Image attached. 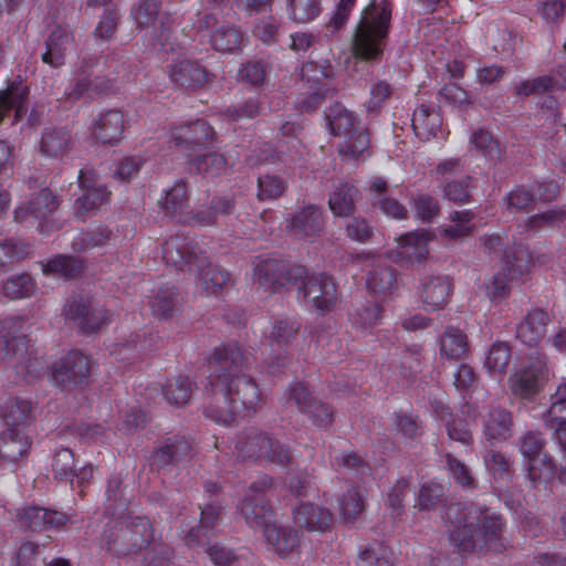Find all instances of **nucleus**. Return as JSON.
<instances>
[{
  "instance_id": "nucleus-1",
  "label": "nucleus",
  "mask_w": 566,
  "mask_h": 566,
  "mask_svg": "<svg viewBox=\"0 0 566 566\" xmlns=\"http://www.w3.org/2000/svg\"><path fill=\"white\" fill-rule=\"evenodd\" d=\"M450 541L461 553L484 548L501 553L506 548L500 516L474 504L465 506L459 525L450 534Z\"/></svg>"
},
{
  "instance_id": "nucleus-2",
  "label": "nucleus",
  "mask_w": 566,
  "mask_h": 566,
  "mask_svg": "<svg viewBox=\"0 0 566 566\" xmlns=\"http://www.w3.org/2000/svg\"><path fill=\"white\" fill-rule=\"evenodd\" d=\"M391 10L375 2L366 7L355 28L352 51L363 61H379L382 56L389 31Z\"/></svg>"
},
{
  "instance_id": "nucleus-3",
  "label": "nucleus",
  "mask_w": 566,
  "mask_h": 566,
  "mask_svg": "<svg viewBox=\"0 0 566 566\" xmlns=\"http://www.w3.org/2000/svg\"><path fill=\"white\" fill-rule=\"evenodd\" d=\"M107 549L117 557L137 554L148 547L154 538L151 523L147 517H127L124 521L107 525L104 530Z\"/></svg>"
},
{
  "instance_id": "nucleus-4",
  "label": "nucleus",
  "mask_w": 566,
  "mask_h": 566,
  "mask_svg": "<svg viewBox=\"0 0 566 566\" xmlns=\"http://www.w3.org/2000/svg\"><path fill=\"white\" fill-rule=\"evenodd\" d=\"M133 17L140 30H147L155 51L170 53L181 48L175 35L170 15L160 12L159 0H142L133 9Z\"/></svg>"
},
{
  "instance_id": "nucleus-5",
  "label": "nucleus",
  "mask_w": 566,
  "mask_h": 566,
  "mask_svg": "<svg viewBox=\"0 0 566 566\" xmlns=\"http://www.w3.org/2000/svg\"><path fill=\"white\" fill-rule=\"evenodd\" d=\"M239 455L261 463L287 468L293 463L291 449L271 433L250 428L245 430L235 443Z\"/></svg>"
},
{
  "instance_id": "nucleus-6",
  "label": "nucleus",
  "mask_w": 566,
  "mask_h": 566,
  "mask_svg": "<svg viewBox=\"0 0 566 566\" xmlns=\"http://www.w3.org/2000/svg\"><path fill=\"white\" fill-rule=\"evenodd\" d=\"M532 266V253L524 245L504 252L502 271L494 275L490 295L493 298L509 295L511 286L524 282Z\"/></svg>"
},
{
  "instance_id": "nucleus-7",
  "label": "nucleus",
  "mask_w": 566,
  "mask_h": 566,
  "mask_svg": "<svg viewBox=\"0 0 566 566\" xmlns=\"http://www.w3.org/2000/svg\"><path fill=\"white\" fill-rule=\"evenodd\" d=\"M272 485L269 476H263L259 482L250 485L247 496L238 506L245 523L253 530H260L264 534L274 523V512L265 500V491Z\"/></svg>"
},
{
  "instance_id": "nucleus-8",
  "label": "nucleus",
  "mask_w": 566,
  "mask_h": 566,
  "mask_svg": "<svg viewBox=\"0 0 566 566\" xmlns=\"http://www.w3.org/2000/svg\"><path fill=\"white\" fill-rule=\"evenodd\" d=\"M298 296L304 303L318 314L325 315L333 311L338 301L337 287L334 279L326 273L308 274L296 284Z\"/></svg>"
},
{
  "instance_id": "nucleus-9",
  "label": "nucleus",
  "mask_w": 566,
  "mask_h": 566,
  "mask_svg": "<svg viewBox=\"0 0 566 566\" xmlns=\"http://www.w3.org/2000/svg\"><path fill=\"white\" fill-rule=\"evenodd\" d=\"M209 382L228 381L243 374L252 365V356L235 344L217 347L209 360Z\"/></svg>"
},
{
  "instance_id": "nucleus-10",
  "label": "nucleus",
  "mask_w": 566,
  "mask_h": 566,
  "mask_svg": "<svg viewBox=\"0 0 566 566\" xmlns=\"http://www.w3.org/2000/svg\"><path fill=\"white\" fill-rule=\"evenodd\" d=\"M255 281L265 290L287 285L295 286L306 276V268L290 264L283 260L266 259L258 263L254 271Z\"/></svg>"
},
{
  "instance_id": "nucleus-11",
  "label": "nucleus",
  "mask_w": 566,
  "mask_h": 566,
  "mask_svg": "<svg viewBox=\"0 0 566 566\" xmlns=\"http://www.w3.org/2000/svg\"><path fill=\"white\" fill-rule=\"evenodd\" d=\"M78 186L82 195L75 199L73 210L76 219L85 221L109 202L112 193L90 170H80Z\"/></svg>"
},
{
  "instance_id": "nucleus-12",
  "label": "nucleus",
  "mask_w": 566,
  "mask_h": 566,
  "mask_svg": "<svg viewBox=\"0 0 566 566\" xmlns=\"http://www.w3.org/2000/svg\"><path fill=\"white\" fill-rule=\"evenodd\" d=\"M91 371V359L80 350H72L54 363L51 378L55 386L73 389L84 385Z\"/></svg>"
},
{
  "instance_id": "nucleus-13",
  "label": "nucleus",
  "mask_w": 566,
  "mask_h": 566,
  "mask_svg": "<svg viewBox=\"0 0 566 566\" xmlns=\"http://www.w3.org/2000/svg\"><path fill=\"white\" fill-rule=\"evenodd\" d=\"M212 391H220V401L234 402L235 408L255 411L260 401L261 394L255 381L245 373L237 375L228 381L212 382Z\"/></svg>"
},
{
  "instance_id": "nucleus-14",
  "label": "nucleus",
  "mask_w": 566,
  "mask_h": 566,
  "mask_svg": "<svg viewBox=\"0 0 566 566\" xmlns=\"http://www.w3.org/2000/svg\"><path fill=\"white\" fill-rule=\"evenodd\" d=\"M324 216L321 207L307 205L286 219L287 234L298 241L313 242L324 232Z\"/></svg>"
},
{
  "instance_id": "nucleus-15",
  "label": "nucleus",
  "mask_w": 566,
  "mask_h": 566,
  "mask_svg": "<svg viewBox=\"0 0 566 566\" xmlns=\"http://www.w3.org/2000/svg\"><path fill=\"white\" fill-rule=\"evenodd\" d=\"M163 259L180 270L187 266L195 271V266H202L206 262V254L191 238L176 234L163 244Z\"/></svg>"
},
{
  "instance_id": "nucleus-16",
  "label": "nucleus",
  "mask_w": 566,
  "mask_h": 566,
  "mask_svg": "<svg viewBox=\"0 0 566 566\" xmlns=\"http://www.w3.org/2000/svg\"><path fill=\"white\" fill-rule=\"evenodd\" d=\"M213 135L212 127L206 120L197 119L172 130L170 148L179 149L190 156L191 153L208 148L212 144Z\"/></svg>"
},
{
  "instance_id": "nucleus-17",
  "label": "nucleus",
  "mask_w": 566,
  "mask_h": 566,
  "mask_svg": "<svg viewBox=\"0 0 566 566\" xmlns=\"http://www.w3.org/2000/svg\"><path fill=\"white\" fill-rule=\"evenodd\" d=\"M63 314L83 333L97 331L106 321L105 311L94 306L90 298L83 296L72 297L64 306Z\"/></svg>"
},
{
  "instance_id": "nucleus-18",
  "label": "nucleus",
  "mask_w": 566,
  "mask_h": 566,
  "mask_svg": "<svg viewBox=\"0 0 566 566\" xmlns=\"http://www.w3.org/2000/svg\"><path fill=\"white\" fill-rule=\"evenodd\" d=\"M192 452L191 443L184 437L167 438L150 457V465L158 472H168L172 467L188 461Z\"/></svg>"
},
{
  "instance_id": "nucleus-19",
  "label": "nucleus",
  "mask_w": 566,
  "mask_h": 566,
  "mask_svg": "<svg viewBox=\"0 0 566 566\" xmlns=\"http://www.w3.org/2000/svg\"><path fill=\"white\" fill-rule=\"evenodd\" d=\"M59 201L55 195L48 188L41 189L28 203L19 206L14 210V220L19 223L27 222L31 217L39 221L42 233L48 232L44 221L57 209Z\"/></svg>"
},
{
  "instance_id": "nucleus-20",
  "label": "nucleus",
  "mask_w": 566,
  "mask_h": 566,
  "mask_svg": "<svg viewBox=\"0 0 566 566\" xmlns=\"http://www.w3.org/2000/svg\"><path fill=\"white\" fill-rule=\"evenodd\" d=\"M298 329L300 324L292 321H279L273 325L270 334L271 353L268 358L271 374H275L281 367L286 366L285 348L295 339Z\"/></svg>"
},
{
  "instance_id": "nucleus-21",
  "label": "nucleus",
  "mask_w": 566,
  "mask_h": 566,
  "mask_svg": "<svg viewBox=\"0 0 566 566\" xmlns=\"http://www.w3.org/2000/svg\"><path fill=\"white\" fill-rule=\"evenodd\" d=\"M28 343L21 317H7L0 322V360L22 356L27 352Z\"/></svg>"
},
{
  "instance_id": "nucleus-22",
  "label": "nucleus",
  "mask_w": 566,
  "mask_h": 566,
  "mask_svg": "<svg viewBox=\"0 0 566 566\" xmlns=\"http://www.w3.org/2000/svg\"><path fill=\"white\" fill-rule=\"evenodd\" d=\"M333 69L329 64H318L315 62H307L301 69L302 81L308 85L310 99L302 102V107L306 111L315 108L317 102L324 98L326 88V81L333 77Z\"/></svg>"
},
{
  "instance_id": "nucleus-23",
  "label": "nucleus",
  "mask_w": 566,
  "mask_h": 566,
  "mask_svg": "<svg viewBox=\"0 0 566 566\" xmlns=\"http://www.w3.org/2000/svg\"><path fill=\"white\" fill-rule=\"evenodd\" d=\"M169 78L177 86L196 90L210 82V74L196 60L178 59L169 66Z\"/></svg>"
},
{
  "instance_id": "nucleus-24",
  "label": "nucleus",
  "mask_w": 566,
  "mask_h": 566,
  "mask_svg": "<svg viewBox=\"0 0 566 566\" xmlns=\"http://www.w3.org/2000/svg\"><path fill=\"white\" fill-rule=\"evenodd\" d=\"M17 520L21 527L30 531H42L48 527L59 528L64 526L69 517L66 514L43 507L29 506L18 510Z\"/></svg>"
},
{
  "instance_id": "nucleus-25",
  "label": "nucleus",
  "mask_w": 566,
  "mask_h": 566,
  "mask_svg": "<svg viewBox=\"0 0 566 566\" xmlns=\"http://www.w3.org/2000/svg\"><path fill=\"white\" fill-rule=\"evenodd\" d=\"M97 60L93 56L84 57L78 67L73 87L65 94L66 98L75 102L82 98L86 93H102L113 88L109 80L105 82L101 77L90 78L91 69L96 64Z\"/></svg>"
},
{
  "instance_id": "nucleus-26",
  "label": "nucleus",
  "mask_w": 566,
  "mask_h": 566,
  "mask_svg": "<svg viewBox=\"0 0 566 566\" xmlns=\"http://www.w3.org/2000/svg\"><path fill=\"white\" fill-rule=\"evenodd\" d=\"M483 434L489 441H504L512 436V413L502 407H490L481 413Z\"/></svg>"
},
{
  "instance_id": "nucleus-27",
  "label": "nucleus",
  "mask_w": 566,
  "mask_h": 566,
  "mask_svg": "<svg viewBox=\"0 0 566 566\" xmlns=\"http://www.w3.org/2000/svg\"><path fill=\"white\" fill-rule=\"evenodd\" d=\"M293 521L308 532H325L333 523V515L326 507L307 502L293 510Z\"/></svg>"
},
{
  "instance_id": "nucleus-28",
  "label": "nucleus",
  "mask_w": 566,
  "mask_h": 566,
  "mask_svg": "<svg viewBox=\"0 0 566 566\" xmlns=\"http://www.w3.org/2000/svg\"><path fill=\"white\" fill-rule=\"evenodd\" d=\"M546 376V364L543 360H537L514 376L512 391L515 396L530 399L539 391L541 384Z\"/></svg>"
},
{
  "instance_id": "nucleus-29",
  "label": "nucleus",
  "mask_w": 566,
  "mask_h": 566,
  "mask_svg": "<svg viewBox=\"0 0 566 566\" xmlns=\"http://www.w3.org/2000/svg\"><path fill=\"white\" fill-rule=\"evenodd\" d=\"M196 388V382H193L188 376L180 375L174 379L167 380L165 385L157 382L153 384L147 390L149 391L150 397L153 394L160 391L169 405L181 407L190 401Z\"/></svg>"
},
{
  "instance_id": "nucleus-30",
  "label": "nucleus",
  "mask_w": 566,
  "mask_h": 566,
  "mask_svg": "<svg viewBox=\"0 0 566 566\" xmlns=\"http://www.w3.org/2000/svg\"><path fill=\"white\" fill-rule=\"evenodd\" d=\"M73 34L69 28L56 27L45 41V51L41 55L42 61L53 67L64 65L66 53L73 48Z\"/></svg>"
},
{
  "instance_id": "nucleus-31",
  "label": "nucleus",
  "mask_w": 566,
  "mask_h": 566,
  "mask_svg": "<svg viewBox=\"0 0 566 566\" xmlns=\"http://www.w3.org/2000/svg\"><path fill=\"white\" fill-rule=\"evenodd\" d=\"M3 429L28 432V427L33 421L32 403L24 399H9L0 410Z\"/></svg>"
},
{
  "instance_id": "nucleus-32",
  "label": "nucleus",
  "mask_w": 566,
  "mask_h": 566,
  "mask_svg": "<svg viewBox=\"0 0 566 566\" xmlns=\"http://www.w3.org/2000/svg\"><path fill=\"white\" fill-rule=\"evenodd\" d=\"M31 448L28 432L2 429L0 433V467L17 463Z\"/></svg>"
},
{
  "instance_id": "nucleus-33",
  "label": "nucleus",
  "mask_w": 566,
  "mask_h": 566,
  "mask_svg": "<svg viewBox=\"0 0 566 566\" xmlns=\"http://www.w3.org/2000/svg\"><path fill=\"white\" fill-rule=\"evenodd\" d=\"M358 198L359 190L354 184L339 181L329 193L328 208L335 217L347 218L355 213Z\"/></svg>"
},
{
  "instance_id": "nucleus-34",
  "label": "nucleus",
  "mask_w": 566,
  "mask_h": 566,
  "mask_svg": "<svg viewBox=\"0 0 566 566\" xmlns=\"http://www.w3.org/2000/svg\"><path fill=\"white\" fill-rule=\"evenodd\" d=\"M549 322V316L545 311L533 308L517 325L516 337L528 346H535L546 335Z\"/></svg>"
},
{
  "instance_id": "nucleus-35",
  "label": "nucleus",
  "mask_w": 566,
  "mask_h": 566,
  "mask_svg": "<svg viewBox=\"0 0 566 566\" xmlns=\"http://www.w3.org/2000/svg\"><path fill=\"white\" fill-rule=\"evenodd\" d=\"M433 234L427 230H417L399 238V254L410 263H420L429 254L428 244Z\"/></svg>"
},
{
  "instance_id": "nucleus-36",
  "label": "nucleus",
  "mask_w": 566,
  "mask_h": 566,
  "mask_svg": "<svg viewBox=\"0 0 566 566\" xmlns=\"http://www.w3.org/2000/svg\"><path fill=\"white\" fill-rule=\"evenodd\" d=\"M124 129V116L119 111H108L93 124L94 137L103 144H116L120 140Z\"/></svg>"
},
{
  "instance_id": "nucleus-37",
  "label": "nucleus",
  "mask_w": 566,
  "mask_h": 566,
  "mask_svg": "<svg viewBox=\"0 0 566 566\" xmlns=\"http://www.w3.org/2000/svg\"><path fill=\"white\" fill-rule=\"evenodd\" d=\"M235 201L232 196L214 197L207 209L196 211L191 217L195 226H214L219 217H227L234 212Z\"/></svg>"
},
{
  "instance_id": "nucleus-38",
  "label": "nucleus",
  "mask_w": 566,
  "mask_h": 566,
  "mask_svg": "<svg viewBox=\"0 0 566 566\" xmlns=\"http://www.w3.org/2000/svg\"><path fill=\"white\" fill-rule=\"evenodd\" d=\"M451 283L446 276L427 279L422 284L421 301L427 310H439L443 307L450 295Z\"/></svg>"
},
{
  "instance_id": "nucleus-39",
  "label": "nucleus",
  "mask_w": 566,
  "mask_h": 566,
  "mask_svg": "<svg viewBox=\"0 0 566 566\" xmlns=\"http://www.w3.org/2000/svg\"><path fill=\"white\" fill-rule=\"evenodd\" d=\"M263 535L272 549L282 557L291 555L300 546L298 532L290 527L273 524Z\"/></svg>"
},
{
  "instance_id": "nucleus-40",
  "label": "nucleus",
  "mask_w": 566,
  "mask_h": 566,
  "mask_svg": "<svg viewBox=\"0 0 566 566\" xmlns=\"http://www.w3.org/2000/svg\"><path fill=\"white\" fill-rule=\"evenodd\" d=\"M28 87L21 83H12L6 90L0 91V122L13 112V122H17L24 113V102Z\"/></svg>"
},
{
  "instance_id": "nucleus-41",
  "label": "nucleus",
  "mask_w": 566,
  "mask_h": 566,
  "mask_svg": "<svg viewBox=\"0 0 566 566\" xmlns=\"http://www.w3.org/2000/svg\"><path fill=\"white\" fill-rule=\"evenodd\" d=\"M71 140V134L65 128H45L40 140V151L46 157H61L70 150Z\"/></svg>"
},
{
  "instance_id": "nucleus-42",
  "label": "nucleus",
  "mask_w": 566,
  "mask_h": 566,
  "mask_svg": "<svg viewBox=\"0 0 566 566\" xmlns=\"http://www.w3.org/2000/svg\"><path fill=\"white\" fill-rule=\"evenodd\" d=\"M198 272L199 286L207 293L217 295L230 283V274L223 269L211 265L206 256V262L202 266H195L193 272Z\"/></svg>"
},
{
  "instance_id": "nucleus-43",
  "label": "nucleus",
  "mask_w": 566,
  "mask_h": 566,
  "mask_svg": "<svg viewBox=\"0 0 566 566\" xmlns=\"http://www.w3.org/2000/svg\"><path fill=\"white\" fill-rule=\"evenodd\" d=\"M243 41V33L232 23L220 24L210 35L212 48L222 53L241 49Z\"/></svg>"
},
{
  "instance_id": "nucleus-44",
  "label": "nucleus",
  "mask_w": 566,
  "mask_h": 566,
  "mask_svg": "<svg viewBox=\"0 0 566 566\" xmlns=\"http://www.w3.org/2000/svg\"><path fill=\"white\" fill-rule=\"evenodd\" d=\"M114 239L113 231L105 226H96L78 233L72 241L75 252H84L93 248L105 247Z\"/></svg>"
},
{
  "instance_id": "nucleus-45",
  "label": "nucleus",
  "mask_w": 566,
  "mask_h": 566,
  "mask_svg": "<svg viewBox=\"0 0 566 566\" xmlns=\"http://www.w3.org/2000/svg\"><path fill=\"white\" fill-rule=\"evenodd\" d=\"M159 205L167 216L177 217L184 213L189 206L187 184L184 180H178L166 191L165 198L159 201Z\"/></svg>"
},
{
  "instance_id": "nucleus-46",
  "label": "nucleus",
  "mask_w": 566,
  "mask_h": 566,
  "mask_svg": "<svg viewBox=\"0 0 566 566\" xmlns=\"http://www.w3.org/2000/svg\"><path fill=\"white\" fill-rule=\"evenodd\" d=\"M546 424L554 431L562 450L566 451V400L552 396Z\"/></svg>"
},
{
  "instance_id": "nucleus-47",
  "label": "nucleus",
  "mask_w": 566,
  "mask_h": 566,
  "mask_svg": "<svg viewBox=\"0 0 566 566\" xmlns=\"http://www.w3.org/2000/svg\"><path fill=\"white\" fill-rule=\"evenodd\" d=\"M397 279L395 271L387 266L378 264L368 272L366 279L367 289L374 294L387 295L396 286Z\"/></svg>"
},
{
  "instance_id": "nucleus-48",
  "label": "nucleus",
  "mask_w": 566,
  "mask_h": 566,
  "mask_svg": "<svg viewBox=\"0 0 566 566\" xmlns=\"http://www.w3.org/2000/svg\"><path fill=\"white\" fill-rule=\"evenodd\" d=\"M468 350V339L463 332L448 327L440 339V354L448 359H460Z\"/></svg>"
},
{
  "instance_id": "nucleus-49",
  "label": "nucleus",
  "mask_w": 566,
  "mask_h": 566,
  "mask_svg": "<svg viewBox=\"0 0 566 566\" xmlns=\"http://www.w3.org/2000/svg\"><path fill=\"white\" fill-rule=\"evenodd\" d=\"M331 130L334 135L347 137L359 132V123L352 112L339 105L327 115Z\"/></svg>"
},
{
  "instance_id": "nucleus-50",
  "label": "nucleus",
  "mask_w": 566,
  "mask_h": 566,
  "mask_svg": "<svg viewBox=\"0 0 566 566\" xmlns=\"http://www.w3.org/2000/svg\"><path fill=\"white\" fill-rule=\"evenodd\" d=\"M180 297L174 287H161L149 301L151 312L159 318H168L178 311Z\"/></svg>"
},
{
  "instance_id": "nucleus-51",
  "label": "nucleus",
  "mask_w": 566,
  "mask_h": 566,
  "mask_svg": "<svg viewBox=\"0 0 566 566\" xmlns=\"http://www.w3.org/2000/svg\"><path fill=\"white\" fill-rule=\"evenodd\" d=\"M314 398L304 382L296 381L287 386L280 401L286 409L295 407L301 413H304Z\"/></svg>"
},
{
  "instance_id": "nucleus-52",
  "label": "nucleus",
  "mask_w": 566,
  "mask_h": 566,
  "mask_svg": "<svg viewBox=\"0 0 566 566\" xmlns=\"http://www.w3.org/2000/svg\"><path fill=\"white\" fill-rule=\"evenodd\" d=\"M473 219L474 213L471 210L453 211L449 217L451 223L442 230L443 237L460 239L470 235L474 230Z\"/></svg>"
},
{
  "instance_id": "nucleus-53",
  "label": "nucleus",
  "mask_w": 566,
  "mask_h": 566,
  "mask_svg": "<svg viewBox=\"0 0 566 566\" xmlns=\"http://www.w3.org/2000/svg\"><path fill=\"white\" fill-rule=\"evenodd\" d=\"M212 401L205 409L206 416L218 423L231 424L242 410L235 408L234 402L230 400L227 402L220 401V391H212Z\"/></svg>"
},
{
  "instance_id": "nucleus-54",
  "label": "nucleus",
  "mask_w": 566,
  "mask_h": 566,
  "mask_svg": "<svg viewBox=\"0 0 566 566\" xmlns=\"http://www.w3.org/2000/svg\"><path fill=\"white\" fill-rule=\"evenodd\" d=\"M556 475V464L548 453L527 461V476L533 484L547 483Z\"/></svg>"
},
{
  "instance_id": "nucleus-55",
  "label": "nucleus",
  "mask_w": 566,
  "mask_h": 566,
  "mask_svg": "<svg viewBox=\"0 0 566 566\" xmlns=\"http://www.w3.org/2000/svg\"><path fill=\"white\" fill-rule=\"evenodd\" d=\"M359 566H394V553L381 543H371L360 551Z\"/></svg>"
},
{
  "instance_id": "nucleus-56",
  "label": "nucleus",
  "mask_w": 566,
  "mask_h": 566,
  "mask_svg": "<svg viewBox=\"0 0 566 566\" xmlns=\"http://www.w3.org/2000/svg\"><path fill=\"white\" fill-rule=\"evenodd\" d=\"M34 291V280L27 273L11 275L2 285L3 294L11 300L30 297Z\"/></svg>"
},
{
  "instance_id": "nucleus-57",
  "label": "nucleus",
  "mask_w": 566,
  "mask_h": 566,
  "mask_svg": "<svg viewBox=\"0 0 566 566\" xmlns=\"http://www.w3.org/2000/svg\"><path fill=\"white\" fill-rule=\"evenodd\" d=\"M82 260L64 254L55 256L43 265L44 273L56 274L69 279L76 277L82 272Z\"/></svg>"
},
{
  "instance_id": "nucleus-58",
  "label": "nucleus",
  "mask_w": 566,
  "mask_h": 566,
  "mask_svg": "<svg viewBox=\"0 0 566 566\" xmlns=\"http://www.w3.org/2000/svg\"><path fill=\"white\" fill-rule=\"evenodd\" d=\"M439 127V116L431 114L429 108L424 105H420L412 115V128L415 134L422 138L429 139L436 135Z\"/></svg>"
},
{
  "instance_id": "nucleus-59",
  "label": "nucleus",
  "mask_w": 566,
  "mask_h": 566,
  "mask_svg": "<svg viewBox=\"0 0 566 566\" xmlns=\"http://www.w3.org/2000/svg\"><path fill=\"white\" fill-rule=\"evenodd\" d=\"M370 146L369 134L366 129L347 136V140L339 146V155L344 160L358 159Z\"/></svg>"
},
{
  "instance_id": "nucleus-60",
  "label": "nucleus",
  "mask_w": 566,
  "mask_h": 566,
  "mask_svg": "<svg viewBox=\"0 0 566 566\" xmlns=\"http://www.w3.org/2000/svg\"><path fill=\"white\" fill-rule=\"evenodd\" d=\"M518 450L525 460L539 458L545 452L546 440L539 431L530 430L518 439Z\"/></svg>"
},
{
  "instance_id": "nucleus-61",
  "label": "nucleus",
  "mask_w": 566,
  "mask_h": 566,
  "mask_svg": "<svg viewBox=\"0 0 566 566\" xmlns=\"http://www.w3.org/2000/svg\"><path fill=\"white\" fill-rule=\"evenodd\" d=\"M75 458L73 452L63 448L54 453L52 472L57 480L72 482L75 475Z\"/></svg>"
},
{
  "instance_id": "nucleus-62",
  "label": "nucleus",
  "mask_w": 566,
  "mask_h": 566,
  "mask_svg": "<svg viewBox=\"0 0 566 566\" xmlns=\"http://www.w3.org/2000/svg\"><path fill=\"white\" fill-rule=\"evenodd\" d=\"M291 18L298 23L314 20L321 12L319 0H287Z\"/></svg>"
},
{
  "instance_id": "nucleus-63",
  "label": "nucleus",
  "mask_w": 566,
  "mask_h": 566,
  "mask_svg": "<svg viewBox=\"0 0 566 566\" xmlns=\"http://www.w3.org/2000/svg\"><path fill=\"white\" fill-rule=\"evenodd\" d=\"M510 358L511 349L509 345L501 342L494 343L486 356L485 367L493 373L504 374L509 366Z\"/></svg>"
},
{
  "instance_id": "nucleus-64",
  "label": "nucleus",
  "mask_w": 566,
  "mask_h": 566,
  "mask_svg": "<svg viewBox=\"0 0 566 566\" xmlns=\"http://www.w3.org/2000/svg\"><path fill=\"white\" fill-rule=\"evenodd\" d=\"M471 144L483 156L492 159H501V148L499 142L486 130L479 129L472 134Z\"/></svg>"
}]
</instances>
